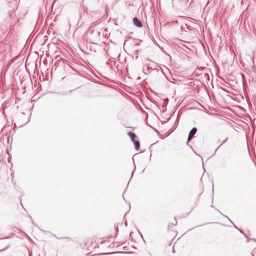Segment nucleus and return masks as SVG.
Returning a JSON list of instances; mask_svg holds the SVG:
<instances>
[{
    "mask_svg": "<svg viewBox=\"0 0 256 256\" xmlns=\"http://www.w3.org/2000/svg\"><path fill=\"white\" fill-rule=\"evenodd\" d=\"M86 250L88 252L94 250L96 248V244L94 242H88L86 243Z\"/></svg>",
    "mask_w": 256,
    "mask_h": 256,
    "instance_id": "f03ea898",
    "label": "nucleus"
},
{
    "mask_svg": "<svg viewBox=\"0 0 256 256\" xmlns=\"http://www.w3.org/2000/svg\"><path fill=\"white\" fill-rule=\"evenodd\" d=\"M178 224L176 218H174L171 220L170 222L168 223V226L170 228L172 226H176Z\"/></svg>",
    "mask_w": 256,
    "mask_h": 256,
    "instance_id": "20e7f679",
    "label": "nucleus"
},
{
    "mask_svg": "<svg viewBox=\"0 0 256 256\" xmlns=\"http://www.w3.org/2000/svg\"><path fill=\"white\" fill-rule=\"evenodd\" d=\"M133 22L138 27H142V24L141 22L136 18H134Z\"/></svg>",
    "mask_w": 256,
    "mask_h": 256,
    "instance_id": "39448f33",
    "label": "nucleus"
},
{
    "mask_svg": "<svg viewBox=\"0 0 256 256\" xmlns=\"http://www.w3.org/2000/svg\"><path fill=\"white\" fill-rule=\"evenodd\" d=\"M128 136H130L131 140H132V142L134 141V138L136 136L135 134L133 132H130L128 133Z\"/></svg>",
    "mask_w": 256,
    "mask_h": 256,
    "instance_id": "423d86ee",
    "label": "nucleus"
},
{
    "mask_svg": "<svg viewBox=\"0 0 256 256\" xmlns=\"http://www.w3.org/2000/svg\"><path fill=\"white\" fill-rule=\"evenodd\" d=\"M228 140V138H226V140H224V142H226V140Z\"/></svg>",
    "mask_w": 256,
    "mask_h": 256,
    "instance_id": "6e6552de",
    "label": "nucleus"
},
{
    "mask_svg": "<svg viewBox=\"0 0 256 256\" xmlns=\"http://www.w3.org/2000/svg\"><path fill=\"white\" fill-rule=\"evenodd\" d=\"M116 236L114 238H110L106 240H104L101 242L102 244H105V246L107 248H113L115 246V243L117 244V242H115Z\"/></svg>",
    "mask_w": 256,
    "mask_h": 256,
    "instance_id": "f257e3e1",
    "label": "nucleus"
},
{
    "mask_svg": "<svg viewBox=\"0 0 256 256\" xmlns=\"http://www.w3.org/2000/svg\"><path fill=\"white\" fill-rule=\"evenodd\" d=\"M136 150H138L140 148V143L138 141L134 140L133 142Z\"/></svg>",
    "mask_w": 256,
    "mask_h": 256,
    "instance_id": "0eeeda50",
    "label": "nucleus"
},
{
    "mask_svg": "<svg viewBox=\"0 0 256 256\" xmlns=\"http://www.w3.org/2000/svg\"><path fill=\"white\" fill-rule=\"evenodd\" d=\"M197 132V129L196 128H192V130L190 131L189 133V135L188 136V140L190 141L194 136L196 134Z\"/></svg>",
    "mask_w": 256,
    "mask_h": 256,
    "instance_id": "7ed1b4c3",
    "label": "nucleus"
}]
</instances>
